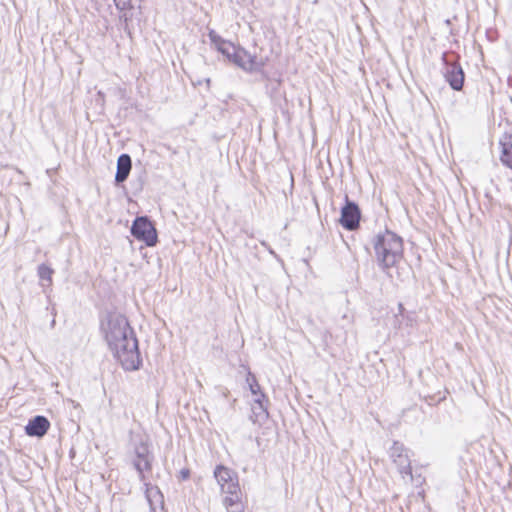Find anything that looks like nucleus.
I'll list each match as a JSON object with an SVG mask.
<instances>
[{
	"mask_svg": "<svg viewBox=\"0 0 512 512\" xmlns=\"http://www.w3.org/2000/svg\"><path fill=\"white\" fill-rule=\"evenodd\" d=\"M101 333L109 350L125 370L139 368L138 341L125 316L117 313L105 316L101 321Z\"/></svg>",
	"mask_w": 512,
	"mask_h": 512,
	"instance_id": "f257e3e1",
	"label": "nucleus"
},
{
	"mask_svg": "<svg viewBox=\"0 0 512 512\" xmlns=\"http://www.w3.org/2000/svg\"><path fill=\"white\" fill-rule=\"evenodd\" d=\"M208 37L213 46L222 53L229 61L247 71L260 69L264 63L246 50L235 46L233 43L224 40L214 30H210Z\"/></svg>",
	"mask_w": 512,
	"mask_h": 512,
	"instance_id": "f03ea898",
	"label": "nucleus"
},
{
	"mask_svg": "<svg viewBox=\"0 0 512 512\" xmlns=\"http://www.w3.org/2000/svg\"><path fill=\"white\" fill-rule=\"evenodd\" d=\"M374 249L378 263L386 270L396 266L402 260V239L389 230L376 237Z\"/></svg>",
	"mask_w": 512,
	"mask_h": 512,
	"instance_id": "7ed1b4c3",
	"label": "nucleus"
},
{
	"mask_svg": "<svg viewBox=\"0 0 512 512\" xmlns=\"http://www.w3.org/2000/svg\"><path fill=\"white\" fill-rule=\"evenodd\" d=\"M214 477L220 487L221 493L226 494L223 499V504L229 511V509L240 500V488L237 474L228 467L218 465L214 470Z\"/></svg>",
	"mask_w": 512,
	"mask_h": 512,
	"instance_id": "20e7f679",
	"label": "nucleus"
},
{
	"mask_svg": "<svg viewBox=\"0 0 512 512\" xmlns=\"http://www.w3.org/2000/svg\"><path fill=\"white\" fill-rule=\"evenodd\" d=\"M132 235L147 246H154L157 242L156 229L146 217H138L131 227Z\"/></svg>",
	"mask_w": 512,
	"mask_h": 512,
	"instance_id": "39448f33",
	"label": "nucleus"
},
{
	"mask_svg": "<svg viewBox=\"0 0 512 512\" xmlns=\"http://www.w3.org/2000/svg\"><path fill=\"white\" fill-rule=\"evenodd\" d=\"M390 456L397 466L399 473L404 476L412 477L411 462L408 452L402 444L395 442L390 449Z\"/></svg>",
	"mask_w": 512,
	"mask_h": 512,
	"instance_id": "423d86ee",
	"label": "nucleus"
},
{
	"mask_svg": "<svg viewBox=\"0 0 512 512\" xmlns=\"http://www.w3.org/2000/svg\"><path fill=\"white\" fill-rule=\"evenodd\" d=\"M359 221L360 210L358 206L353 202L347 201L346 205L342 208L341 211V225L348 230H354L358 227Z\"/></svg>",
	"mask_w": 512,
	"mask_h": 512,
	"instance_id": "0eeeda50",
	"label": "nucleus"
},
{
	"mask_svg": "<svg viewBox=\"0 0 512 512\" xmlns=\"http://www.w3.org/2000/svg\"><path fill=\"white\" fill-rule=\"evenodd\" d=\"M135 456L134 466L139 472L140 478H143V472L150 469L151 458L148 445L144 442L136 445Z\"/></svg>",
	"mask_w": 512,
	"mask_h": 512,
	"instance_id": "6e6552de",
	"label": "nucleus"
},
{
	"mask_svg": "<svg viewBox=\"0 0 512 512\" xmlns=\"http://www.w3.org/2000/svg\"><path fill=\"white\" fill-rule=\"evenodd\" d=\"M50 427L48 419L44 416H36L31 419L25 427V431L29 436H44Z\"/></svg>",
	"mask_w": 512,
	"mask_h": 512,
	"instance_id": "1a4fd4ad",
	"label": "nucleus"
},
{
	"mask_svg": "<svg viewBox=\"0 0 512 512\" xmlns=\"http://www.w3.org/2000/svg\"><path fill=\"white\" fill-rule=\"evenodd\" d=\"M131 158L127 154H122L119 156L117 160V172L115 175V180L118 183L124 182L131 170Z\"/></svg>",
	"mask_w": 512,
	"mask_h": 512,
	"instance_id": "9d476101",
	"label": "nucleus"
},
{
	"mask_svg": "<svg viewBox=\"0 0 512 512\" xmlns=\"http://www.w3.org/2000/svg\"><path fill=\"white\" fill-rule=\"evenodd\" d=\"M500 145L502 147L501 162L505 166L512 168V134H505L500 140Z\"/></svg>",
	"mask_w": 512,
	"mask_h": 512,
	"instance_id": "9b49d317",
	"label": "nucleus"
},
{
	"mask_svg": "<svg viewBox=\"0 0 512 512\" xmlns=\"http://www.w3.org/2000/svg\"><path fill=\"white\" fill-rule=\"evenodd\" d=\"M447 80L454 90H460L464 82V74L460 67L453 66L448 72Z\"/></svg>",
	"mask_w": 512,
	"mask_h": 512,
	"instance_id": "f8f14e48",
	"label": "nucleus"
},
{
	"mask_svg": "<svg viewBox=\"0 0 512 512\" xmlns=\"http://www.w3.org/2000/svg\"><path fill=\"white\" fill-rule=\"evenodd\" d=\"M249 389L254 396L253 402L260 405V414L266 415V405L264 403L265 395L262 393L260 385L253 382Z\"/></svg>",
	"mask_w": 512,
	"mask_h": 512,
	"instance_id": "ddd939ff",
	"label": "nucleus"
},
{
	"mask_svg": "<svg viewBox=\"0 0 512 512\" xmlns=\"http://www.w3.org/2000/svg\"><path fill=\"white\" fill-rule=\"evenodd\" d=\"M53 273H54L53 269L51 267H49L48 265H46V264L39 265L38 276L40 278L42 286H45V285L50 286L51 285Z\"/></svg>",
	"mask_w": 512,
	"mask_h": 512,
	"instance_id": "4468645a",
	"label": "nucleus"
},
{
	"mask_svg": "<svg viewBox=\"0 0 512 512\" xmlns=\"http://www.w3.org/2000/svg\"><path fill=\"white\" fill-rule=\"evenodd\" d=\"M114 2L117 9H119L120 11L130 9L132 7L131 0H114Z\"/></svg>",
	"mask_w": 512,
	"mask_h": 512,
	"instance_id": "2eb2a0df",
	"label": "nucleus"
},
{
	"mask_svg": "<svg viewBox=\"0 0 512 512\" xmlns=\"http://www.w3.org/2000/svg\"><path fill=\"white\" fill-rule=\"evenodd\" d=\"M252 411L254 413V415L257 417V418H265L268 416V412L266 411V415H262L260 414V405H257V404H253L252 406Z\"/></svg>",
	"mask_w": 512,
	"mask_h": 512,
	"instance_id": "dca6fc26",
	"label": "nucleus"
},
{
	"mask_svg": "<svg viewBox=\"0 0 512 512\" xmlns=\"http://www.w3.org/2000/svg\"><path fill=\"white\" fill-rule=\"evenodd\" d=\"M246 382H247L249 387L252 385L253 382L254 383H258L257 380H256V377L251 372L248 373L247 378H246Z\"/></svg>",
	"mask_w": 512,
	"mask_h": 512,
	"instance_id": "f3484780",
	"label": "nucleus"
},
{
	"mask_svg": "<svg viewBox=\"0 0 512 512\" xmlns=\"http://www.w3.org/2000/svg\"><path fill=\"white\" fill-rule=\"evenodd\" d=\"M146 493H147V498H148L149 502H151L152 495L159 494V491L157 488H149L146 490Z\"/></svg>",
	"mask_w": 512,
	"mask_h": 512,
	"instance_id": "a211bd4d",
	"label": "nucleus"
},
{
	"mask_svg": "<svg viewBox=\"0 0 512 512\" xmlns=\"http://www.w3.org/2000/svg\"><path fill=\"white\" fill-rule=\"evenodd\" d=\"M181 476L183 479H187L189 477V471L188 470H182Z\"/></svg>",
	"mask_w": 512,
	"mask_h": 512,
	"instance_id": "6ab92c4d",
	"label": "nucleus"
}]
</instances>
